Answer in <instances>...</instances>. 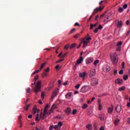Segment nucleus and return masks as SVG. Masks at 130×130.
<instances>
[{
    "label": "nucleus",
    "instance_id": "obj_1",
    "mask_svg": "<svg viewBox=\"0 0 130 130\" xmlns=\"http://www.w3.org/2000/svg\"><path fill=\"white\" fill-rule=\"evenodd\" d=\"M111 60L113 64H117L118 61L117 54L116 53H113L110 54Z\"/></svg>",
    "mask_w": 130,
    "mask_h": 130
},
{
    "label": "nucleus",
    "instance_id": "obj_2",
    "mask_svg": "<svg viewBox=\"0 0 130 130\" xmlns=\"http://www.w3.org/2000/svg\"><path fill=\"white\" fill-rule=\"evenodd\" d=\"M61 126H62V122H58L57 125H55L53 126V125H50L49 127L50 130H52L53 129L56 130H60V128H61Z\"/></svg>",
    "mask_w": 130,
    "mask_h": 130
},
{
    "label": "nucleus",
    "instance_id": "obj_3",
    "mask_svg": "<svg viewBox=\"0 0 130 130\" xmlns=\"http://www.w3.org/2000/svg\"><path fill=\"white\" fill-rule=\"evenodd\" d=\"M34 92L35 93H38V92H40L41 89V81L39 80L37 82V84L36 85V86L33 88Z\"/></svg>",
    "mask_w": 130,
    "mask_h": 130
},
{
    "label": "nucleus",
    "instance_id": "obj_4",
    "mask_svg": "<svg viewBox=\"0 0 130 130\" xmlns=\"http://www.w3.org/2000/svg\"><path fill=\"white\" fill-rule=\"evenodd\" d=\"M103 9H104V6H101L99 8H96L93 10V12L92 13V15L90 16L89 21H90V20H91V19H92V18H93V16H94V15H95V14L98 13L99 11H100V12H101V11H102V10H103Z\"/></svg>",
    "mask_w": 130,
    "mask_h": 130
},
{
    "label": "nucleus",
    "instance_id": "obj_5",
    "mask_svg": "<svg viewBox=\"0 0 130 130\" xmlns=\"http://www.w3.org/2000/svg\"><path fill=\"white\" fill-rule=\"evenodd\" d=\"M91 39H92L91 37H88L86 39L84 38L81 41V43H83V47H86L88 43H89V42H90V41H89V40H91Z\"/></svg>",
    "mask_w": 130,
    "mask_h": 130
},
{
    "label": "nucleus",
    "instance_id": "obj_6",
    "mask_svg": "<svg viewBox=\"0 0 130 130\" xmlns=\"http://www.w3.org/2000/svg\"><path fill=\"white\" fill-rule=\"evenodd\" d=\"M90 90V86L89 85H84L81 89V92L82 93H86Z\"/></svg>",
    "mask_w": 130,
    "mask_h": 130
},
{
    "label": "nucleus",
    "instance_id": "obj_7",
    "mask_svg": "<svg viewBox=\"0 0 130 130\" xmlns=\"http://www.w3.org/2000/svg\"><path fill=\"white\" fill-rule=\"evenodd\" d=\"M91 86H96L98 85V79L96 78H92L90 79Z\"/></svg>",
    "mask_w": 130,
    "mask_h": 130
},
{
    "label": "nucleus",
    "instance_id": "obj_8",
    "mask_svg": "<svg viewBox=\"0 0 130 130\" xmlns=\"http://www.w3.org/2000/svg\"><path fill=\"white\" fill-rule=\"evenodd\" d=\"M112 17H113V14L112 13V12H109L108 13L107 15L105 16V18L106 20L104 19V21H107V20H110V19H111Z\"/></svg>",
    "mask_w": 130,
    "mask_h": 130
},
{
    "label": "nucleus",
    "instance_id": "obj_9",
    "mask_svg": "<svg viewBox=\"0 0 130 130\" xmlns=\"http://www.w3.org/2000/svg\"><path fill=\"white\" fill-rule=\"evenodd\" d=\"M79 77L84 81L86 80V77H87V73L86 72L79 73Z\"/></svg>",
    "mask_w": 130,
    "mask_h": 130
},
{
    "label": "nucleus",
    "instance_id": "obj_10",
    "mask_svg": "<svg viewBox=\"0 0 130 130\" xmlns=\"http://www.w3.org/2000/svg\"><path fill=\"white\" fill-rule=\"evenodd\" d=\"M115 84H117V85H122L123 84V80L122 79L118 78L115 80Z\"/></svg>",
    "mask_w": 130,
    "mask_h": 130
},
{
    "label": "nucleus",
    "instance_id": "obj_11",
    "mask_svg": "<svg viewBox=\"0 0 130 130\" xmlns=\"http://www.w3.org/2000/svg\"><path fill=\"white\" fill-rule=\"evenodd\" d=\"M57 94H58V89L56 88L53 92L52 99H53L54 97H56V96H57Z\"/></svg>",
    "mask_w": 130,
    "mask_h": 130
},
{
    "label": "nucleus",
    "instance_id": "obj_12",
    "mask_svg": "<svg viewBox=\"0 0 130 130\" xmlns=\"http://www.w3.org/2000/svg\"><path fill=\"white\" fill-rule=\"evenodd\" d=\"M99 117L101 121H104V120L106 119V117H105V115L104 114H100Z\"/></svg>",
    "mask_w": 130,
    "mask_h": 130
},
{
    "label": "nucleus",
    "instance_id": "obj_13",
    "mask_svg": "<svg viewBox=\"0 0 130 130\" xmlns=\"http://www.w3.org/2000/svg\"><path fill=\"white\" fill-rule=\"evenodd\" d=\"M96 75V70L95 69H92L90 71V74H89V77H94Z\"/></svg>",
    "mask_w": 130,
    "mask_h": 130
},
{
    "label": "nucleus",
    "instance_id": "obj_14",
    "mask_svg": "<svg viewBox=\"0 0 130 130\" xmlns=\"http://www.w3.org/2000/svg\"><path fill=\"white\" fill-rule=\"evenodd\" d=\"M83 60H84V58H83V57H80L79 59L77 60L76 63V66H78V64H80V63H82V61H83Z\"/></svg>",
    "mask_w": 130,
    "mask_h": 130
},
{
    "label": "nucleus",
    "instance_id": "obj_15",
    "mask_svg": "<svg viewBox=\"0 0 130 130\" xmlns=\"http://www.w3.org/2000/svg\"><path fill=\"white\" fill-rule=\"evenodd\" d=\"M104 71L106 73H108L109 71H110V66L107 65L105 67H104Z\"/></svg>",
    "mask_w": 130,
    "mask_h": 130
},
{
    "label": "nucleus",
    "instance_id": "obj_16",
    "mask_svg": "<svg viewBox=\"0 0 130 130\" xmlns=\"http://www.w3.org/2000/svg\"><path fill=\"white\" fill-rule=\"evenodd\" d=\"M72 97H73V93L69 92L66 95V98L67 99H72Z\"/></svg>",
    "mask_w": 130,
    "mask_h": 130
},
{
    "label": "nucleus",
    "instance_id": "obj_17",
    "mask_svg": "<svg viewBox=\"0 0 130 130\" xmlns=\"http://www.w3.org/2000/svg\"><path fill=\"white\" fill-rule=\"evenodd\" d=\"M32 110L34 114H35V113H38V112L40 111V110L37 109V107H36V106H34V107L32 108Z\"/></svg>",
    "mask_w": 130,
    "mask_h": 130
},
{
    "label": "nucleus",
    "instance_id": "obj_18",
    "mask_svg": "<svg viewBox=\"0 0 130 130\" xmlns=\"http://www.w3.org/2000/svg\"><path fill=\"white\" fill-rule=\"evenodd\" d=\"M93 58H92V57L88 58L86 59V63H87V64H89V63L92 62V61H93Z\"/></svg>",
    "mask_w": 130,
    "mask_h": 130
},
{
    "label": "nucleus",
    "instance_id": "obj_19",
    "mask_svg": "<svg viewBox=\"0 0 130 130\" xmlns=\"http://www.w3.org/2000/svg\"><path fill=\"white\" fill-rule=\"evenodd\" d=\"M46 114H47V112H45L44 111V113L40 116V118L42 119H44L45 118H46Z\"/></svg>",
    "mask_w": 130,
    "mask_h": 130
},
{
    "label": "nucleus",
    "instance_id": "obj_20",
    "mask_svg": "<svg viewBox=\"0 0 130 130\" xmlns=\"http://www.w3.org/2000/svg\"><path fill=\"white\" fill-rule=\"evenodd\" d=\"M113 112V106H112L111 107H109L108 109V113L111 114Z\"/></svg>",
    "mask_w": 130,
    "mask_h": 130
},
{
    "label": "nucleus",
    "instance_id": "obj_21",
    "mask_svg": "<svg viewBox=\"0 0 130 130\" xmlns=\"http://www.w3.org/2000/svg\"><path fill=\"white\" fill-rule=\"evenodd\" d=\"M115 110L117 111V112H120L121 111V108L120 106L117 105L116 106Z\"/></svg>",
    "mask_w": 130,
    "mask_h": 130
},
{
    "label": "nucleus",
    "instance_id": "obj_22",
    "mask_svg": "<svg viewBox=\"0 0 130 130\" xmlns=\"http://www.w3.org/2000/svg\"><path fill=\"white\" fill-rule=\"evenodd\" d=\"M122 24H123L122 21H118V24H117L118 28H121V27H122Z\"/></svg>",
    "mask_w": 130,
    "mask_h": 130
},
{
    "label": "nucleus",
    "instance_id": "obj_23",
    "mask_svg": "<svg viewBox=\"0 0 130 130\" xmlns=\"http://www.w3.org/2000/svg\"><path fill=\"white\" fill-rule=\"evenodd\" d=\"M72 110H71V108H67V109L66 110V113L67 114H71Z\"/></svg>",
    "mask_w": 130,
    "mask_h": 130
},
{
    "label": "nucleus",
    "instance_id": "obj_24",
    "mask_svg": "<svg viewBox=\"0 0 130 130\" xmlns=\"http://www.w3.org/2000/svg\"><path fill=\"white\" fill-rule=\"evenodd\" d=\"M38 78H39V76L38 75H37L35 76V77L34 78V83H31V85H35L36 83V80H38Z\"/></svg>",
    "mask_w": 130,
    "mask_h": 130
},
{
    "label": "nucleus",
    "instance_id": "obj_25",
    "mask_svg": "<svg viewBox=\"0 0 130 130\" xmlns=\"http://www.w3.org/2000/svg\"><path fill=\"white\" fill-rule=\"evenodd\" d=\"M119 121L120 120L119 119H116L114 122L115 125H117V124H118V123H119Z\"/></svg>",
    "mask_w": 130,
    "mask_h": 130
},
{
    "label": "nucleus",
    "instance_id": "obj_26",
    "mask_svg": "<svg viewBox=\"0 0 130 130\" xmlns=\"http://www.w3.org/2000/svg\"><path fill=\"white\" fill-rule=\"evenodd\" d=\"M86 128L88 130H92V125L89 124L86 125Z\"/></svg>",
    "mask_w": 130,
    "mask_h": 130
},
{
    "label": "nucleus",
    "instance_id": "obj_27",
    "mask_svg": "<svg viewBox=\"0 0 130 130\" xmlns=\"http://www.w3.org/2000/svg\"><path fill=\"white\" fill-rule=\"evenodd\" d=\"M98 25V23H95L94 24H90V30H92V29H93V27H96V26H97Z\"/></svg>",
    "mask_w": 130,
    "mask_h": 130
},
{
    "label": "nucleus",
    "instance_id": "obj_28",
    "mask_svg": "<svg viewBox=\"0 0 130 130\" xmlns=\"http://www.w3.org/2000/svg\"><path fill=\"white\" fill-rule=\"evenodd\" d=\"M124 90H125V86H122V87H119V88H118V91H124Z\"/></svg>",
    "mask_w": 130,
    "mask_h": 130
},
{
    "label": "nucleus",
    "instance_id": "obj_29",
    "mask_svg": "<svg viewBox=\"0 0 130 130\" xmlns=\"http://www.w3.org/2000/svg\"><path fill=\"white\" fill-rule=\"evenodd\" d=\"M48 108H49V106L48 105V104H47L44 111H45V112H47V110H48Z\"/></svg>",
    "mask_w": 130,
    "mask_h": 130
},
{
    "label": "nucleus",
    "instance_id": "obj_30",
    "mask_svg": "<svg viewBox=\"0 0 130 130\" xmlns=\"http://www.w3.org/2000/svg\"><path fill=\"white\" fill-rule=\"evenodd\" d=\"M30 106H31V104H29L26 106H24V110L27 111V110H28V109H29V108L30 107Z\"/></svg>",
    "mask_w": 130,
    "mask_h": 130
},
{
    "label": "nucleus",
    "instance_id": "obj_31",
    "mask_svg": "<svg viewBox=\"0 0 130 130\" xmlns=\"http://www.w3.org/2000/svg\"><path fill=\"white\" fill-rule=\"evenodd\" d=\"M51 113H53V109H50L49 111H48V112H47V114L50 115L51 114Z\"/></svg>",
    "mask_w": 130,
    "mask_h": 130
},
{
    "label": "nucleus",
    "instance_id": "obj_32",
    "mask_svg": "<svg viewBox=\"0 0 130 130\" xmlns=\"http://www.w3.org/2000/svg\"><path fill=\"white\" fill-rule=\"evenodd\" d=\"M64 60V59L63 58H61V59L58 60L56 62V63H59V62H61V61Z\"/></svg>",
    "mask_w": 130,
    "mask_h": 130
},
{
    "label": "nucleus",
    "instance_id": "obj_33",
    "mask_svg": "<svg viewBox=\"0 0 130 130\" xmlns=\"http://www.w3.org/2000/svg\"><path fill=\"white\" fill-rule=\"evenodd\" d=\"M42 78H45V77H47V73L44 72L42 74Z\"/></svg>",
    "mask_w": 130,
    "mask_h": 130
},
{
    "label": "nucleus",
    "instance_id": "obj_34",
    "mask_svg": "<svg viewBox=\"0 0 130 130\" xmlns=\"http://www.w3.org/2000/svg\"><path fill=\"white\" fill-rule=\"evenodd\" d=\"M118 11L119 13H122L123 12V8L120 7L118 8Z\"/></svg>",
    "mask_w": 130,
    "mask_h": 130
},
{
    "label": "nucleus",
    "instance_id": "obj_35",
    "mask_svg": "<svg viewBox=\"0 0 130 130\" xmlns=\"http://www.w3.org/2000/svg\"><path fill=\"white\" fill-rule=\"evenodd\" d=\"M123 79L124 81H126L128 79V76L127 75H124L123 77Z\"/></svg>",
    "mask_w": 130,
    "mask_h": 130
},
{
    "label": "nucleus",
    "instance_id": "obj_36",
    "mask_svg": "<svg viewBox=\"0 0 130 130\" xmlns=\"http://www.w3.org/2000/svg\"><path fill=\"white\" fill-rule=\"evenodd\" d=\"M87 107H88V105L84 104L83 106H82V109H86V108H87Z\"/></svg>",
    "mask_w": 130,
    "mask_h": 130
},
{
    "label": "nucleus",
    "instance_id": "obj_37",
    "mask_svg": "<svg viewBox=\"0 0 130 130\" xmlns=\"http://www.w3.org/2000/svg\"><path fill=\"white\" fill-rule=\"evenodd\" d=\"M41 70H40H40H37V71H35L31 75V76H34V75H35L36 74H37V73H39V72H40Z\"/></svg>",
    "mask_w": 130,
    "mask_h": 130
},
{
    "label": "nucleus",
    "instance_id": "obj_38",
    "mask_svg": "<svg viewBox=\"0 0 130 130\" xmlns=\"http://www.w3.org/2000/svg\"><path fill=\"white\" fill-rule=\"evenodd\" d=\"M26 93H30L31 92V88H30V87L26 88Z\"/></svg>",
    "mask_w": 130,
    "mask_h": 130
},
{
    "label": "nucleus",
    "instance_id": "obj_39",
    "mask_svg": "<svg viewBox=\"0 0 130 130\" xmlns=\"http://www.w3.org/2000/svg\"><path fill=\"white\" fill-rule=\"evenodd\" d=\"M45 64H46V63H43V64H42V65L40 67V71H41V70H42V69H43V68H44V67L45 66Z\"/></svg>",
    "mask_w": 130,
    "mask_h": 130
},
{
    "label": "nucleus",
    "instance_id": "obj_40",
    "mask_svg": "<svg viewBox=\"0 0 130 130\" xmlns=\"http://www.w3.org/2000/svg\"><path fill=\"white\" fill-rule=\"evenodd\" d=\"M76 45H77L76 44H72L70 47V49H72V48H74V47H75Z\"/></svg>",
    "mask_w": 130,
    "mask_h": 130
},
{
    "label": "nucleus",
    "instance_id": "obj_41",
    "mask_svg": "<svg viewBox=\"0 0 130 130\" xmlns=\"http://www.w3.org/2000/svg\"><path fill=\"white\" fill-rule=\"evenodd\" d=\"M76 31V28H73L71 30V31L69 32V34H72V33H74Z\"/></svg>",
    "mask_w": 130,
    "mask_h": 130
},
{
    "label": "nucleus",
    "instance_id": "obj_42",
    "mask_svg": "<svg viewBox=\"0 0 130 130\" xmlns=\"http://www.w3.org/2000/svg\"><path fill=\"white\" fill-rule=\"evenodd\" d=\"M64 49H66V50H68V49H69L70 48V45H66L64 47Z\"/></svg>",
    "mask_w": 130,
    "mask_h": 130
},
{
    "label": "nucleus",
    "instance_id": "obj_43",
    "mask_svg": "<svg viewBox=\"0 0 130 130\" xmlns=\"http://www.w3.org/2000/svg\"><path fill=\"white\" fill-rule=\"evenodd\" d=\"M36 121H39V114H37V116L36 117Z\"/></svg>",
    "mask_w": 130,
    "mask_h": 130
},
{
    "label": "nucleus",
    "instance_id": "obj_44",
    "mask_svg": "<svg viewBox=\"0 0 130 130\" xmlns=\"http://www.w3.org/2000/svg\"><path fill=\"white\" fill-rule=\"evenodd\" d=\"M51 109H53V110L54 109H56V105L55 104L53 105Z\"/></svg>",
    "mask_w": 130,
    "mask_h": 130
},
{
    "label": "nucleus",
    "instance_id": "obj_45",
    "mask_svg": "<svg viewBox=\"0 0 130 130\" xmlns=\"http://www.w3.org/2000/svg\"><path fill=\"white\" fill-rule=\"evenodd\" d=\"M99 63V60H96L94 61L93 64L94 66H97V63Z\"/></svg>",
    "mask_w": 130,
    "mask_h": 130
},
{
    "label": "nucleus",
    "instance_id": "obj_46",
    "mask_svg": "<svg viewBox=\"0 0 130 130\" xmlns=\"http://www.w3.org/2000/svg\"><path fill=\"white\" fill-rule=\"evenodd\" d=\"M122 45V42H119L117 44V46H121Z\"/></svg>",
    "mask_w": 130,
    "mask_h": 130
},
{
    "label": "nucleus",
    "instance_id": "obj_47",
    "mask_svg": "<svg viewBox=\"0 0 130 130\" xmlns=\"http://www.w3.org/2000/svg\"><path fill=\"white\" fill-rule=\"evenodd\" d=\"M79 36H80V34H77L74 36V38H76V39H77V38H78V37H79Z\"/></svg>",
    "mask_w": 130,
    "mask_h": 130
},
{
    "label": "nucleus",
    "instance_id": "obj_48",
    "mask_svg": "<svg viewBox=\"0 0 130 130\" xmlns=\"http://www.w3.org/2000/svg\"><path fill=\"white\" fill-rule=\"evenodd\" d=\"M103 26L102 25H100L98 28L99 30H102Z\"/></svg>",
    "mask_w": 130,
    "mask_h": 130
},
{
    "label": "nucleus",
    "instance_id": "obj_49",
    "mask_svg": "<svg viewBox=\"0 0 130 130\" xmlns=\"http://www.w3.org/2000/svg\"><path fill=\"white\" fill-rule=\"evenodd\" d=\"M121 49V46H117V51H119Z\"/></svg>",
    "mask_w": 130,
    "mask_h": 130
},
{
    "label": "nucleus",
    "instance_id": "obj_50",
    "mask_svg": "<svg viewBox=\"0 0 130 130\" xmlns=\"http://www.w3.org/2000/svg\"><path fill=\"white\" fill-rule=\"evenodd\" d=\"M77 111L76 109L73 110V112H72V114L75 115V114H76V113H77Z\"/></svg>",
    "mask_w": 130,
    "mask_h": 130
},
{
    "label": "nucleus",
    "instance_id": "obj_51",
    "mask_svg": "<svg viewBox=\"0 0 130 130\" xmlns=\"http://www.w3.org/2000/svg\"><path fill=\"white\" fill-rule=\"evenodd\" d=\"M45 96V94H44V92H42L41 94V98H42L43 99H44V97Z\"/></svg>",
    "mask_w": 130,
    "mask_h": 130
},
{
    "label": "nucleus",
    "instance_id": "obj_52",
    "mask_svg": "<svg viewBox=\"0 0 130 130\" xmlns=\"http://www.w3.org/2000/svg\"><path fill=\"white\" fill-rule=\"evenodd\" d=\"M55 69H56V70H60V68H59V64H57V65L55 67Z\"/></svg>",
    "mask_w": 130,
    "mask_h": 130
},
{
    "label": "nucleus",
    "instance_id": "obj_53",
    "mask_svg": "<svg viewBox=\"0 0 130 130\" xmlns=\"http://www.w3.org/2000/svg\"><path fill=\"white\" fill-rule=\"evenodd\" d=\"M68 55V53H65L62 56L61 58H63V57H66Z\"/></svg>",
    "mask_w": 130,
    "mask_h": 130
},
{
    "label": "nucleus",
    "instance_id": "obj_54",
    "mask_svg": "<svg viewBox=\"0 0 130 130\" xmlns=\"http://www.w3.org/2000/svg\"><path fill=\"white\" fill-rule=\"evenodd\" d=\"M125 64V63L124 62H122V69H124V66Z\"/></svg>",
    "mask_w": 130,
    "mask_h": 130
},
{
    "label": "nucleus",
    "instance_id": "obj_55",
    "mask_svg": "<svg viewBox=\"0 0 130 130\" xmlns=\"http://www.w3.org/2000/svg\"><path fill=\"white\" fill-rule=\"evenodd\" d=\"M123 74V70H121L119 72V75H122Z\"/></svg>",
    "mask_w": 130,
    "mask_h": 130
},
{
    "label": "nucleus",
    "instance_id": "obj_56",
    "mask_svg": "<svg viewBox=\"0 0 130 130\" xmlns=\"http://www.w3.org/2000/svg\"><path fill=\"white\" fill-rule=\"evenodd\" d=\"M99 105V110H101L102 109V106L101 104L98 105Z\"/></svg>",
    "mask_w": 130,
    "mask_h": 130
},
{
    "label": "nucleus",
    "instance_id": "obj_57",
    "mask_svg": "<svg viewBox=\"0 0 130 130\" xmlns=\"http://www.w3.org/2000/svg\"><path fill=\"white\" fill-rule=\"evenodd\" d=\"M80 86H81V85L79 84H77V85H76L75 88L79 89L80 88Z\"/></svg>",
    "mask_w": 130,
    "mask_h": 130
},
{
    "label": "nucleus",
    "instance_id": "obj_58",
    "mask_svg": "<svg viewBox=\"0 0 130 130\" xmlns=\"http://www.w3.org/2000/svg\"><path fill=\"white\" fill-rule=\"evenodd\" d=\"M123 9H126V8H127V4H125V5H124L123 6Z\"/></svg>",
    "mask_w": 130,
    "mask_h": 130
},
{
    "label": "nucleus",
    "instance_id": "obj_59",
    "mask_svg": "<svg viewBox=\"0 0 130 130\" xmlns=\"http://www.w3.org/2000/svg\"><path fill=\"white\" fill-rule=\"evenodd\" d=\"M98 105H100V104H101V100L99 99L98 100Z\"/></svg>",
    "mask_w": 130,
    "mask_h": 130
},
{
    "label": "nucleus",
    "instance_id": "obj_60",
    "mask_svg": "<svg viewBox=\"0 0 130 130\" xmlns=\"http://www.w3.org/2000/svg\"><path fill=\"white\" fill-rule=\"evenodd\" d=\"M129 20H126V25H127V26H128V25H129Z\"/></svg>",
    "mask_w": 130,
    "mask_h": 130
},
{
    "label": "nucleus",
    "instance_id": "obj_61",
    "mask_svg": "<svg viewBox=\"0 0 130 130\" xmlns=\"http://www.w3.org/2000/svg\"><path fill=\"white\" fill-rule=\"evenodd\" d=\"M98 28H95L93 31L94 33H97V32H98Z\"/></svg>",
    "mask_w": 130,
    "mask_h": 130
},
{
    "label": "nucleus",
    "instance_id": "obj_62",
    "mask_svg": "<svg viewBox=\"0 0 130 130\" xmlns=\"http://www.w3.org/2000/svg\"><path fill=\"white\" fill-rule=\"evenodd\" d=\"M74 26H80V24H79L78 22H76Z\"/></svg>",
    "mask_w": 130,
    "mask_h": 130
},
{
    "label": "nucleus",
    "instance_id": "obj_63",
    "mask_svg": "<svg viewBox=\"0 0 130 130\" xmlns=\"http://www.w3.org/2000/svg\"><path fill=\"white\" fill-rule=\"evenodd\" d=\"M49 70H50L49 68H47V69L45 71V72H49Z\"/></svg>",
    "mask_w": 130,
    "mask_h": 130
},
{
    "label": "nucleus",
    "instance_id": "obj_64",
    "mask_svg": "<svg viewBox=\"0 0 130 130\" xmlns=\"http://www.w3.org/2000/svg\"><path fill=\"white\" fill-rule=\"evenodd\" d=\"M127 123H128L129 124H130V117L128 118V120H127Z\"/></svg>",
    "mask_w": 130,
    "mask_h": 130
}]
</instances>
